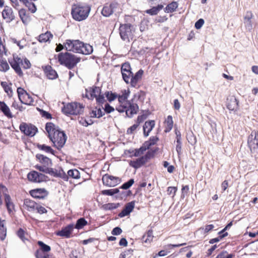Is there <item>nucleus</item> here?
<instances>
[{
  "label": "nucleus",
  "instance_id": "f257e3e1",
  "mask_svg": "<svg viewBox=\"0 0 258 258\" xmlns=\"http://www.w3.org/2000/svg\"><path fill=\"white\" fill-rule=\"evenodd\" d=\"M90 10L88 5L79 3L72 5L71 14L74 20L81 21L88 17Z\"/></svg>",
  "mask_w": 258,
  "mask_h": 258
},
{
  "label": "nucleus",
  "instance_id": "f03ea898",
  "mask_svg": "<svg viewBox=\"0 0 258 258\" xmlns=\"http://www.w3.org/2000/svg\"><path fill=\"white\" fill-rule=\"evenodd\" d=\"M57 58L60 64L65 66L69 70L75 68L81 60L80 57L68 52H60L58 54Z\"/></svg>",
  "mask_w": 258,
  "mask_h": 258
},
{
  "label": "nucleus",
  "instance_id": "7ed1b4c3",
  "mask_svg": "<svg viewBox=\"0 0 258 258\" xmlns=\"http://www.w3.org/2000/svg\"><path fill=\"white\" fill-rule=\"evenodd\" d=\"M84 105L76 102L68 103L61 108L62 112L67 116L80 115L84 112Z\"/></svg>",
  "mask_w": 258,
  "mask_h": 258
},
{
  "label": "nucleus",
  "instance_id": "20e7f679",
  "mask_svg": "<svg viewBox=\"0 0 258 258\" xmlns=\"http://www.w3.org/2000/svg\"><path fill=\"white\" fill-rule=\"evenodd\" d=\"M67 140V136L63 131L59 129L58 131L53 133V135L51 136L50 141L53 143V146L57 150H60L64 146Z\"/></svg>",
  "mask_w": 258,
  "mask_h": 258
},
{
  "label": "nucleus",
  "instance_id": "39448f33",
  "mask_svg": "<svg viewBox=\"0 0 258 258\" xmlns=\"http://www.w3.org/2000/svg\"><path fill=\"white\" fill-rule=\"evenodd\" d=\"M36 158L42 165L37 164L34 167L40 172H42V170L41 168H42L45 171V169L49 168L52 165L51 159L42 154H37L36 155Z\"/></svg>",
  "mask_w": 258,
  "mask_h": 258
},
{
  "label": "nucleus",
  "instance_id": "423d86ee",
  "mask_svg": "<svg viewBox=\"0 0 258 258\" xmlns=\"http://www.w3.org/2000/svg\"><path fill=\"white\" fill-rule=\"evenodd\" d=\"M247 144L252 154L257 153L258 149V131L253 130L251 132L247 139Z\"/></svg>",
  "mask_w": 258,
  "mask_h": 258
},
{
  "label": "nucleus",
  "instance_id": "0eeeda50",
  "mask_svg": "<svg viewBox=\"0 0 258 258\" xmlns=\"http://www.w3.org/2000/svg\"><path fill=\"white\" fill-rule=\"evenodd\" d=\"M132 27H133V26L130 23L120 24L119 28V35L123 41H129V38L133 36Z\"/></svg>",
  "mask_w": 258,
  "mask_h": 258
},
{
  "label": "nucleus",
  "instance_id": "6e6552de",
  "mask_svg": "<svg viewBox=\"0 0 258 258\" xmlns=\"http://www.w3.org/2000/svg\"><path fill=\"white\" fill-rule=\"evenodd\" d=\"M20 131L25 135L33 137L38 132V128L34 125L26 122H22L19 126Z\"/></svg>",
  "mask_w": 258,
  "mask_h": 258
},
{
  "label": "nucleus",
  "instance_id": "1a4fd4ad",
  "mask_svg": "<svg viewBox=\"0 0 258 258\" xmlns=\"http://www.w3.org/2000/svg\"><path fill=\"white\" fill-rule=\"evenodd\" d=\"M41 169L42 170V172L44 173L48 174L54 177L61 178L64 181L68 180V176H67V174L61 167H60L58 170L56 169L51 168L50 167L45 169V171L43 170L42 168H41Z\"/></svg>",
  "mask_w": 258,
  "mask_h": 258
},
{
  "label": "nucleus",
  "instance_id": "9d476101",
  "mask_svg": "<svg viewBox=\"0 0 258 258\" xmlns=\"http://www.w3.org/2000/svg\"><path fill=\"white\" fill-rule=\"evenodd\" d=\"M103 184L108 187H114L121 182V179L116 176L105 174L102 178Z\"/></svg>",
  "mask_w": 258,
  "mask_h": 258
},
{
  "label": "nucleus",
  "instance_id": "9b49d317",
  "mask_svg": "<svg viewBox=\"0 0 258 258\" xmlns=\"http://www.w3.org/2000/svg\"><path fill=\"white\" fill-rule=\"evenodd\" d=\"M121 73L123 80L126 84H129L133 72L130 63L128 62H124L121 64Z\"/></svg>",
  "mask_w": 258,
  "mask_h": 258
},
{
  "label": "nucleus",
  "instance_id": "f8f14e48",
  "mask_svg": "<svg viewBox=\"0 0 258 258\" xmlns=\"http://www.w3.org/2000/svg\"><path fill=\"white\" fill-rule=\"evenodd\" d=\"M126 109L125 114L129 118H132L134 114L137 113L139 107L138 104L134 103L133 99L126 101Z\"/></svg>",
  "mask_w": 258,
  "mask_h": 258
},
{
  "label": "nucleus",
  "instance_id": "ddd939ff",
  "mask_svg": "<svg viewBox=\"0 0 258 258\" xmlns=\"http://www.w3.org/2000/svg\"><path fill=\"white\" fill-rule=\"evenodd\" d=\"M232 225L233 221H231L229 223H228L222 230H221L218 233L219 236L217 237L211 239L209 240V243L210 244H213L214 243L218 242L222 239H223L224 237L227 236L228 235V233L226 231L230 229V228L232 226Z\"/></svg>",
  "mask_w": 258,
  "mask_h": 258
},
{
  "label": "nucleus",
  "instance_id": "4468645a",
  "mask_svg": "<svg viewBox=\"0 0 258 258\" xmlns=\"http://www.w3.org/2000/svg\"><path fill=\"white\" fill-rule=\"evenodd\" d=\"M74 229V224H70L61 228L56 232V235L59 236L69 238L72 236V233Z\"/></svg>",
  "mask_w": 258,
  "mask_h": 258
},
{
  "label": "nucleus",
  "instance_id": "2eb2a0df",
  "mask_svg": "<svg viewBox=\"0 0 258 258\" xmlns=\"http://www.w3.org/2000/svg\"><path fill=\"white\" fill-rule=\"evenodd\" d=\"M8 189L4 185L0 184V205H2L3 201L2 199L1 192H3L5 196V201L6 203V206L7 208V210L9 212H11L12 210L11 209V206H13V204L11 202V197L9 195L7 194L6 192Z\"/></svg>",
  "mask_w": 258,
  "mask_h": 258
},
{
  "label": "nucleus",
  "instance_id": "dca6fc26",
  "mask_svg": "<svg viewBox=\"0 0 258 258\" xmlns=\"http://www.w3.org/2000/svg\"><path fill=\"white\" fill-rule=\"evenodd\" d=\"M29 194L33 198L38 199H44L48 195V192L44 188L31 189Z\"/></svg>",
  "mask_w": 258,
  "mask_h": 258
},
{
  "label": "nucleus",
  "instance_id": "f3484780",
  "mask_svg": "<svg viewBox=\"0 0 258 258\" xmlns=\"http://www.w3.org/2000/svg\"><path fill=\"white\" fill-rule=\"evenodd\" d=\"M135 205V201H133L127 203L122 210V211L118 214V216L120 218H123L127 216L133 211Z\"/></svg>",
  "mask_w": 258,
  "mask_h": 258
},
{
  "label": "nucleus",
  "instance_id": "a211bd4d",
  "mask_svg": "<svg viewBox=\"0 0 258 258\" xmlns=\"http://www.w3.org/2000/svg\"><path fill=\"white\" fill-rule=\"evenodd\" d=\"M2 16L7 23H10L15 18L12 9L7 6L5 7L2 12Z\"/></svg>",
  "mask_w": 258,
  "mask_h": 258
},
{
  "label": "nucleus",
  "instance_id": "6ab92c4d",
  "mask_svg": "<svg viewBox=\"0 0 258 258\" xmlns=\"http://www.w3.org/2000/svg\"><path fill=\"white\" fill-rule=\"evenodd\" d=\"M226 106L230 111H236L238 108V100L234 96H231L227 99Z\"/></svg>",
  "mask_w": 258,
  "mask_h": 258
},
{
  "label": "nucleus",
  "instance_id": "aec40b11",
  "mask_svg": "<svg viewBox=\"0 0 258 258\" xmlns=\"http://www.w3.org/2000/svg\"><path fill=\"white\" fill-rule=\"evenodd\" d=\"M143 73L144 71L142 69L139 70L135 74L133 73L129 83L132 87H136L138 82L142 79Z\"/></svg>",
  "mask_w": 258,
  "mask_h": 258
},
{
  "label": "nucleus",
  "instance_id": "412c9836",
  "mask_svg": "<svg viewBox=\"0 0 258 258\" xmlns=\"http://www.w3.org/2000/svg\"><path fill=\"white\" fill-rule=\"evenodd\" d=\"M155 125L154 120L146 121L143 126V134L145 137H147Z\"/></svg>",
  "mask_w": 258,
  "mask_h": 258
},
{
  "label": "nucleus",
  "instance_id": "4be33fe9",
  "mask_svg": "<svg viewBox=\"0 0 258 258\" xmlns=\"http://www.w3.org/2000/svg\"><path fill=\"white\" fill-rule=\"evenodd\" d=\"M43 71L47 77L50 80H54L58 78L57 72L52 69L51 66L47 65L43 67Z\"/></svg>",
  "mask_w": 258,
  "mask_h": 258
},
{
  "label": "nucleus",
  "instance_id": "5701e85b",
  "mask_svg": "<svg viewBox=\"0 0 258 258\" xmlns=\"http://www.w3.org/2000/svg\"><path fill=\"white\" fill-rule=\"evenodd\" d=\"M147 162L143 156L136 159V160H130L128 162L129 165L135 169H138L141 168Z\"/></svg>",
  "mask_w": 258,
  "mask_h": 258
},
{
  "label": "nucleus",
  "instance_id": "b1692460",
  "mask_svg": "<svg viewBox=\"0 0 258 258\" xmlns=\"http://www.w3.org/2000/svg\"><path fill=\"white\" fill-rule=\"evenodd\" d=\"M59 129L58 126H56L55 125L51 122H47L45 124V130L48 133V137L49 140H51V136L53 135V133L56 131H58Z\"/></svg>",
  "mask_w": 258,
  "mask_h": 258
},
{
  "label": "nucleus",
  "instance_id": "393cba45",
  "mask_svg": "<svg viewBox=\"0 0 258 258\" xmlns=\"http://www.w3.org/2000/svg\"><path fill=\"white\" fill-rule=\"evenodd\" d=\"M80 50L79 53L85 55L91 54L93 51V46L88 43H84L81 41Z\"/></svg>",
  "mask_w": 258,
  "mask_h": 258
},
{
  "label": "nucleus",
  "instance_id": "a878e982",
  "mask_svg": "<svg viewBox=\"0 0 258 258\" xmlns=\"http://www.w3.org/2000/svg\"><path fill=\"white\" fill-rule=\"evenodd\" d=\"M0 111L8 118L13 117L10 108L4 101H0Z\"/></svg>",
  "mask_w": 258,
  "mask_h": 258
},
{
  "label": "nucleus",
  "instance_id": "bb28decb",
  "mask_svg": "<svg viewBox=\"0 0 258 258\" xmlns=\"http://www.w3.org/2000/svg\"><path fill=\"white\" fill-rule=\"evenodd\" d=\"M9 62L10 63L11 67L14 69L15 72L20 76H23V73L20 68V63L16 61H14L9 59Z\"/></svg>",
  "mask_w": 258,
  "mask_h": 258
},
{
  "label": "nucleus",
  "instance_id": "cd10ccee",
  "mask_svg": "<svg viewBox=\"0 0 258 258\" xmlns=\"http://www.w3.org/2000/svg\"><path fill=\"white\" fill-rule=\"evenodd\" d=\"M163 8V5L159 4L157 6L153 7L150 9L146 10L145 13L151 16H154L157 15Z\"/></svg>",
  "mask_w": 258,
  "mask_h": 258
},
{
  "label": "nucleus",
  "instance_id": "c85d7f7f",
  "mask_svg": "<svg viewBox=\"0 0 258 258\" xmlns=\"http://www.w3.org/2000/svg\"><path fill=\"white\" fill-rule=\"evenodd\" d=\"M36 146L38 149L41 151H43L46 153H50L53 155H55V151L49 146L45 144H40L37 143Z\"/></svg>",
  "mask_w": 258,
  "mask_h": 258
},
{
  "label": "nucleus",
  "instance_id": "c756f323",
  "mask_svg": "<svg viewBox=\"0 0 258 258\" xmlns=\"http://www.w3.org/2000/svg\"><path fill=\"white\" fill-rule=\"evenodd\" d=\"M37 244L39 246V249L36 251H41L42 253H47L51 250V247L48 245L46 244L42 241H38Z\"/></svg>",
  "mask_w": 258,
  "mask_h": 258
},
{
  "label": "nucleus",
  "instance_id": "7c9ffc66",
  "mask_svg": "<svg viewBox=\"0 0 258 258\" xmlns=\"http://www.w3.org/2000/svg\"><path fill=\"white\" fill-rule=\"evenodd\" d=\"M32 1L30 0H22L21 2H22L32 13H34L36 11L37 8L34 3Z\"/></svg>",
  "mask_w": 258,
  "mask_h": 258
},
{
  "label": "nucleus",
  "instance_id": "2f4dec72",
  "mask_svg": "<svg viewBox=\"0 0 258 258\" xmlns=\"http://www.w3.org/2000/svg\"><path fill=\"white\" fill-rule=\"evenodd\" d=\"M130 91L129 89H127V90H124L122 92V95H118L117 98H118V101L120 104H124V103L127 101L126 100L130 95Z\"/></svg>",
  "mask_w": 258,
  "mask_h": 258
},
{
  "label": "nucleus",
  "instance_id": "473e14b6",
  "mask_svg": "<svg viewBox=\"0 0 258 258\" xmlns=\"http://www.w3.org/2000/svg\"><path fill=\"white\" fill-rule=\"evenodd\" d=\"M19 17L24 24H27L29 22L28 14H27L26 10L24 9L19 10Z\"/></svg>",
  "mask_w": 258,
  "mask_h": 258
},
{
  "label": "nucleus",
  "instance_id": "72a5a7b5",
  "mask_svg": "<svg viewBox=\"0 0 258 258\" xmlns=\"http://www.w3.org/2000/svg\"><path fill=\"white\" fill-rule=\"evenodd\" d=\"M177 7V2L173 1L167 5L164 9V12L167 13H172L176 10Z\"/></svg>",
  "mask_w": 258,
  "mask_h": 258
},
{
  "label": "nucleus",
  "instance_id": "f704fd0d",
  "mask_svg": "<svg viewBox=\"0 0 258 258\" xmlns=\"http://www.w3.org/2000/svg\"><path fill=\"white\" fill-rule=\"evenodd\" d=\"M53 37L52 34L48 31L44 34H41L39 36V41L40 42H46L50 40Z\"/></svg>",
  "mask_w": 258,
  "mask_h": 258
},
{
  "label": "nucleus",
  "instance_id": "c9c22d12",
  "mask_svg": "<svg viewBox=\"0 0 258 258\" xmlns=\"http://www.w3.org/2000/svg\"><path fill=\"white\" fill-rule=\"evenodd\" d=\"M88 222L84 218H80L78 219L74 225V228L78 230L84 228L85 226L87 224Z\"/></svg>",
  "mask_w": 258,
  "mask_h": 258
},
{
  "label": "nucleus",
  "instance_id": "e433bc0d",
  "mask_svg": "<svg viewBox=\"0 0 258 258\" xmlns=\"http://www.w3.org/2000/svg\"><path fill=\"white\" fill-rule=\"evenodd\" d=\"M142 111L143 113L142 115H139L136 121V122L139 125L144 121L150 114V112L149 110H143Z\"/></svg>",
  "mask_w": 258,
  "mask_h": 258
},
{
  "label": "nucleus",
  "instance_id": "4c0bfd02",
  "mask_svg": "<svg viewBox=\"0 0 258 258\" xmlns=\"http://www.w3.org/2000/svg\"><path fill=\"white\" fill-rule=\"evenodd\" d=\"M34 100L32 96L29 93H26L25 95L22 98V101H20L21 103L26 104L27 105H33Z\"/></svg>",
  "mask_w": 258,
  "mask_h": 258
},
{
  "label": "nucleus",
  "instance_id": "58836bf2",
  "mask_svg": "<svg viewBox=\"0 0 258 258\" xmlns=\"http://www.w3.org/2000/svg\"><path fill=\"white\" fill-rule=\"evenodd\" d=\"M101 89L100 87L97 86H93L90 88V96L91 100H93L97 96V93H101Z\"/></svg>",
  "mask_w": 258,
  "mask_h": 258
},
{
  "label": "nucleus",
  "instance_id": "ea45409f",
  "mask_svg": "<svg viewBox=\"0 0 258 258\" xmlns=\"http://www.w3.org/2000/svg\"><path fill=\"white\" fill-rule=\"evenodd\" d=\"M118 193H119V189L118 188L104 189L101 191L102 195L109 196H113Z\"/></svg>",
  "mask_w": 258,
  "mask_h": 258
},
{
  "label": "nucleus",
  "instance_id": "a19ab883",
  "mask_svg": "<svg viewBox=\"0 0 258 258\" xmlns=\"http://www.w3.org/2000/svg\"><path fill=\"white\" fill-rule=\"evenodd\" d=\"M119 206V203H110L103 205L102 208L103 210L107 211L116 209Z\"/></svg>",
  "mask_w": 258,
  "mask_h": 258
},
{
  "label": "nucleus",
  "instance_id": "79ce46f5",
  "mask_svg": "<svg viewBox=\"0 0 258 258\" xmlns=\"http://www.w3.org/2000/svg\"><path fill=\"white\" fill-rule=\"evenodd\" d=\"M105 97L109 102H111L114 101L118 97V95L115 93L112 92L111 91H106L104 93Z\"/></svg>",
  "mask_w": 258,
  "mask_h": 258
},
{
  "label": "nucleus",
  "instance_id": "37998d69",
  "mask_svg": "<svg viewBox=\"0 0 258 258\" xmlns=\"http://www.w3.org/2000/svg\"><path fill=\"white\" fill-rule=\"evenodd\" d=\"M68 179L69 177L74 179H79L80 177V173L78 170L76 169H70L68 171Z\"/></svg>",
  "mask_w": 258,
  "mask_h": 258
},
{
  "label": "nucleus",
  "instance_id": "c03bdc74",
  "mask_svg": "<svg viewBox=\"0 0 258 258\" xmlns=\"http://www.w3.org/2000/svg\"><path fill=\"white\" fill-rule=\"evenodd\" d=\"M1 85L3 88L5 92L7 93L8 96L9 97H11L13 96V90L12 88L8 85L6 82H2L1 83Z\"/></svg>",
  "mask_w": 258,
  "mask_h": 258
},
{
  "label": "nucleus",
  "instance_id": "a18cd8bd",
  "mask_svg": "<svg viewBox=\"0 0 258 258\" xmlns=\"http://www.w3.org/2000/svg\"><path fill=\"white\" fill-rule=\"evenodd\" d=\"M24 204L28 208V210L33 211L35 209L36 203L31 200L26 199L24 200Z\"/></svg>",
  "mask_w": 258,
  "mask_h": 258
},
{
  "label": "nucleus",
  "instance_id": "49530a36",
  "mask_svg": "<svg viewBox=\"0 0 258 258\" xmlns=\"http://www.w3.org/2000/svg\"><path fill=\"white\" fill-rule=\"evenodd\" d=\"M158 148H157L154 150H151L148 151L145 155L143 156L144 159L146 160V162H147L150 159L153 158L155 154L158 151Z\"/></svg>",
  "mask_w": 258,
  "mask_h": 258
},
{
  "label": "nucleus",
  "instance_id": "de8ad7c7",
  "mask_svg": "<svg viewBox=\"0 0 258 258\" xmlns=\"http://www.w3.org/2000/svg\"><path fill=\"white\" fill-rule=\"evenodd\" d=\"M113 13V11L111 9L110 7L109 6V5H105L102 11H101V14L102 15L105 17H108L110 15H111Z\"/></svg>",
  "mask_w": 258,
  "mask_h": 258
},
{
  "label": "nucleus",
  "instance_id": "09e8293b",
  "mask_svg": "<svg viewBox=\"0 0 258 258\" xmlns=\"http://www.w3.org/2000/svg\"><path fill=\"white\" fill-rule=\"evenodd\" d=\"M38 172L33 170L29 172L27 174V178L29 181L33 182H36L38 178Z\"/></svg>",
  "mask_w": 258,
  "mask_h": 258
},
{
  "label": "nucleus",
  "instance_id": "8fccbe9b",
  "mask_svg": "<svg viewBox=\"0 0 258 258\" xmlns=\"http://www.w3.org/2000/svg\"><path fill=\"white\" fill-rule=\"evenodd\" d=\"M165 122L166 123L167 126L166 127L165 132L167 133L170 132L173 127V121L172 116L168 115L167 119L165 120Z\"/></svg>",
  "mask_w": 258,
  "mask_h": 258
},
{
  "label": "nucleus",
  "instance_id": "3c124183",
  "mask_svg": "<svg viewBox=\"0 0 258 258\" xmlns=\"http://www.w3.org/2000/svg\"><path fill=\"white\" fill-rule=\"evenodd\" d=\"M132 195V191L131 190H128L127 191H122L121 192L119 191L118 195L115 196V198L116 199L122 200L124 198H126L128 197L131 196Z\"/></svg>",
  "mask_w": 258,
  "mask_h": 258
},
{
  "label": "nucleus",
  "instance_id": "603ef678",
  "mask_svg": "<svg viewBox=\"0 0 258 258\" xmlns=\"http://www.w3.org/2000/svg\"><path fill=\"white\" fill-rule=\"evenodd\" d=\"M95 98L96 99V103L103 108V104L106 101L104 94L99 93Z\"/></svg>",
  "mask_w": 258,
  "mask_h": 258
},
{
  "label": "nucleus",
  "instance_id": "864d4df0",
  "mask_svg": "<svg viewBox=\"0 0 258 258\" xmlns=\"http://www.w3.org/2000/svg\"><path fill=\"white\" fill-rule=\"evenodd\" d=\"M81 43V41L79 40H73V52L79 53L80 50Z\"/></svg>",
  "mask_w": 258,
  "mask_h": 258
},
{
  "label": "nucleus",
  "instance_id": "5fc2aeb1",
  "mask_svg": "<svg viewBox=\"0 0 258 258\" xmlns=\"http://www.w3.org/2000/svg\"><path fill=\"white\" fill-rule=\"evenodd\" d=\"M81 43V41L79 40H73V52L79 53L80 50Z\"/></svg>",
  "mask_w": 258,
  "mask_h": 258
},
{
  "label": "nucleus",
  "instance_id": "6e6d98bb",
  "mask_svg": "<svg viewBox=\"0 0 258 258\" xmlns=\"http://www.w3.org/2000/svg\"><path fill=\"white\" fill-rule=\"evenodd\" d=\"M134 182V179L133 178H131L127 181L123 183L118 188L128 189L132 186Z\"/></svg>",
  "mask_w": 258,
  "mask_h": 258
},
{
  "label": "nucleus",
  "instance_id": "4d7b16f0",
  "mask_svg": "<svg viewBox=\"0 0 258 258\" xmlns=\"http://www.w3.org/2000/svg\"><path fill=\"white\" fill-rule=\"evenodd\" d=\"M134 151V153L133 155H130L128 156V157L132 158L133 157H139L140 155L143 154L145 150L143 148V147L142 146L138 149H135Z\"/></svg>",
  "mask_w": 258,
  "mask_h": 258
},
{
  "label": "nucleus",
  "instance_id": "13d9d810",
  "mask_svg": "<svg viewBox=\"0 0 258 258\" xmlns=\"http://www.w3.org/2000/svg\"><path fill=\"white\" fill-rule=\"evenodd\" d=\"M186 138L188 143L190 144L194 145L197 143L196 137L195 136L192 132H190L187 134Z\"/></svg>",
  "mask_w": 258,
  "mask_h": 258
},
{
  "label": "nucleus",
  "instance_id": "bf43d9fd",
  "mask_svg": "<svg viewBox=\"0 0 258 258\" xmlns=\"http://www.w3.org/2000/svg\"><path fill=\"white\" fill-rule=\"evenodd\" d=\"M234 256V254H229L227 251L223 250L218 254L215 258H233Z\"/></svg>",
  "mask_w": 258,
  "mask_h": 258
},
{
  "label": "nucleus",
  "instance_id": "052dcab7",
  "mask_svg": "<svg viewBox=\"0 0 258 258\" xmlns=\"http://www.w3.org/2000/svg\"><path fill=\"white\" fill-rule=\"evenodd\" d=\"M35 255L36 258H54L52 255L48 253H42L41 251H35Z\"/></svg>",
  "mask_w": 258,
  "mask_h": 258
},
{
  "label": "nucleus",
  "instance_id": "680f3d73",
  "mask_svg": "<svg viewBox=\"0 0 258 258\" xmlns=\"http://www.w3.org/2000/svg\"><path fill=\"white\" fill-rule=\"evenodd\" d=\"M17 91L19 99L20 101H22V98L25 95L26 93H27V92L25 90L20 87L17 88Z\"/></svg>",
  "mask_w": 258,
  "mask_h": 258
},
{
  "label": "nucleus",
  "instance_id": "e2e57ef3",
  "mask_svg": "<svg viewBox=\"0 0 258 258\" xmlns=\"http://www.w3.org/2000/svg\"><path fill=\"white\" fill-rule=\"evenodd\" d=\"M64 48L68 51H73L72 45H73V40L68 39L64 43Z\"/></svg>",
  "mask_w": 258,
  "mask_h": 258
},
{
  "label": "nucleus",
  "instance_id": "0e129e2a",
  "mask_svg": "<svg viewBox=\"0 0 258 258\" xmlns=\"http://www.w3.org/2000/svg\"><path fill=\"white\" fill-rule=\"evenodd\" d=\"M79 122L80 124L87 127L93 124L94 123V121H91V122H89L86 119L82 117L80 119H79Z\"/></svg>",
  "mask_w": 258,
  "mask_h": 258
},
{
  "label": "nucleus",
  "instance_id": "69168bd1",
  "mask_svg": "<svg viewBox=\"0 0 258 258\" xmlns=\"http://www.w3.org/2000/svg\"><path fill=\"white\" fill-rule=\"evenodd\" d=\"M104 112L106 113H110L114 111L113 107L111 106L109 103H106L104 105V107L102 108Z\"/></svg>",
  "mask_w": 258,
  "mask_h": 258
},
{
  "label": "nucleus",
  "instance_id": "338daca9",
  "mask_svg": "<svg viewBox=\"0 0 258 258\" xmlns=\"http://www.w3.org/2000/svg\"><path fill=\"white\" fill-rule=\"evenodd\" d=\"M39 112L42 117L47 119H50L52 118V115L49 112L43 109H40Z\"/></svg>",
  "mask_w": 258,
  "mask_h": 258
},
{
  "label": "nucleus",
  "instance_id": "774afa93",
  "mask_svg": "<svg viewBox=\"0 0 258 258\" xmlns=\"http://www.w3.org/2000/svg\"><path fill=\"white\" fill-rule=\"evenodd\" d=\"M38 178L36 182L40 183L43 181H46L48 180V176L44 174L38 172Z\"/></svg>",
  "mask_w": 258,
  "mask_h": 258
}]
</instances>
